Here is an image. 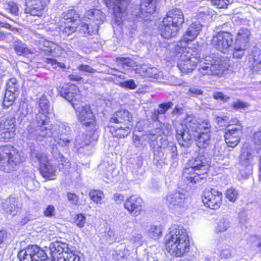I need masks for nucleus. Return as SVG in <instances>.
<instances>
[{"instance_id":"1","label":"nucleus","mask_w":261,"mask_h":261,"mask_svg":"<svg viewBox=\"0 0 261 261\" xmlns=\"http://www.w3.org/2000/svg\"><path fill=\"white\" fill-rule=\"evenodd\" d=\"M168 252L176 257L182 256L190 250V240L186 230L181 225H174L165 237Z\"/></svg>"},{"instance_id":"2","label":"nucleus","mask_w":261,"mask_h":261,"mask_svg":"<svg viewBox=\"0 0 261 261\" xmlns=\"http://www.w3.org/2000/svg\"><path fill=\"white\" fill-rule=\"evenodd\" d=\"M189 165L184 172V181L192 186L205 178L209 166L207 158L202 155L190 160Z\"/></svg>"},{"instance_id":"3","label":"nucleus","mask_w":261,"mask_h":261,"mask_svg":"<svg viewBox=\"0 0 261 261\" xmlns=\"http://www.w3.org/2000/svg\"><path fill=\"white\" fill-rule=\"evenodd\" d=\"M47 114L39 111L35 118V128L32 125L28 126L27 130L23 133V137L29 140L38 141H42L45 138L51 137L54 133L52 131L51 125L49 123Z\"/></svg>"},{"instance_id":"4","label":"nucleus","mask_w":261,"mask_h":261,"mask_svg":"<svg viewBox=\"0 0 261 261\" xmlns=\"http://www.w3.org/2000/svg\"><path fill=\"white\" fill-rule=\"evenodd\" d=\"M188 127L199 148H205L210 143V124L207 121L198 120L192 115H187Z\"/></svg>"},{"instance_id":"5","label":"nucleus","mask_w":261,"mask_h":261,"mask_svg":"<svg viewBox=\"0 0 261 261\" xmlns=\"http://www.w3.org/2000/svg\"><path fill=\"white\" fill-rule=\"evenodd\" d=\"M23 156L18 149L10 145L0 147V170L9 173L15 170L22 162Z\"/></svg>"},{"instance_id":"6","label":"nucleus","mask_w":261,"mask_h":261,"mask_svg":"<svg viewBox=\"0 0 261 261\" xmlns=\"http://www.w3.org/2000/svg\"><path fill=\"white\" fill-rule=\"evenodd\" d=\"M189 48L182 46V43L175 47V51L178 54H181L177 62V67L183 73L191 72L200 61L199 58L193 56Z\"/></svg>"},{"instance_id":"7","label":"nucleus","mask_w":261,"mask_h":261,"mask_svg":"<svg viewBox=\"0 0 261 261\" xmlns=\"http://www.w3.org/2000/svg\"><path fill=\"white\" fill-rule=\"evenodd\" d=\"M225 69L222 61L214 54L205 56L199 64V71L203 75H219Z\"/></svg>"},{"instance_id":"8","label":"nucleus","mask_w":261,"mask_h":261,"mask_svg":"<svg viewBox=\"0 0 261 261\" xmlns=\"http://www.w3.org/2000/svg\"><path fill=\"white\" fill-rule=\"evenodd\" d=\"M254 155L250 148L243 147L241 150L239 165V173L243 179L248 178L251 174Z\"/></svg>"},{"instance_id":"9","label":"nucleus","mask_w":261,"mask_h":261,"mask_svg":"<svg viewBox=\"0 0 261 261\" xmlns=\"http://www.w3.org/2000/svg\"><path fill=\"white\" fill-rule=\"evenodd\" d=\"M19 261H49L46 253L36 245H30L18 253Z\"/></svg>"},{"instance_id":"10","label":"nucleus","mask_w":261,"mask_h":261,"mask_svg":"<svg viewBox=\"0 0 261 261\" xmlns=\"http://www.w3.org/2000/svg\"><path fill=\"white\" fill-rule=\"evenodd\" d=\"M232 35L227 32H219L213 37L212 44L216 49L227 52L233 44Z\"/></svg>"},{"instance_id":"11","label":"nucleus","mask_w":261,"mask_h":261,"mask_svg":"<svg viewBox=\"0 0 261 261\" xmlns=\"http://www.w3.org/2000/svg\"><path fill=\"white\" fill-rule=\"evenodd\" d=\"M15 119L4 116L0 120V140L7 142L15 136Z\"/></svg>"},{"instance_id":"12","label":"nucleus","mask_w":261,"mask_h":261,"mask_svg":"<svg viewBox=\"0 0 261 261\" xmlns=\"http://www.w3.org/2000/svg\"><path fill=\"white\" fill-rule=\"evenodd\" d=\"M166 203L170 209L177 210L187 205L188 199L186 194L179 191L169 193L165 198Z\"/></svg>"},{"instance_id":"13","label":"nucleus","mask_w":261,"mask_h":261,"mask_svg":"<svg viewBox=\"0 0 261 261\" xmlns=\"http://www.w3.org/2000/svg\"><path fill=\"white\" fill-rule=\"evenodd\" d=\"M222 193L215 189L204 191L202 200L204 205L212 210L219 208L222 204Z\"/></svg>"},{"instance_id":"14","label":"nucleus","mask_w":261,"mask_h":261,"mask_svg":"<svg viewBox=\"0 0 261 261\" xmlns=\"http://www.w3.org/2000/svg\"><path fill=\"white\" fill-rule=\"evenodd\" d=\"M107 7L113 10L114 16L118 24L123 21L124 14L129 0H103Z\"/></svg>"},{"instance_id":"15","label":"nucleus","mask_w":261,"mask_h":261,"mask_svg":"<svg viewBox=\"0 0 261 261\" xmlns=\"http://www.w3.org/2000/svg\"><path fill=\"white\" fill-rule=\"evenodd\" d=\"M60 93L62 97L71 103L74 108L77 106L74 101H79L82 99L79 89L73 84H64L60 89Z\"/></svg>"},{"instance_id":"16","label":"nucleus","mask_w":261,"mask_h":261,"mask_svg":"<svg viewBox=\"0 0 261 261\" xmlns=\"http://www.w3.org/2000/svg\"><path fill=\"white\" fill-rule=\"evenodd\" d=\"M77 117L83 125L86 126L95 127V117L89 105L80 106L74 108Z\"/></svg>"},{"instance_id":"17","label":"nucleus","mask_w":261,"mask_h":261,"mask_svg":"<svg viewBox=\"0 0 261 261\" xmlns=\"http://www.w3.org/2000/svg\"><path fill=\"white\" fill-rule=\"evenodd\" d=\"M186 120L187 123L186 126L180 123L176 124L175 128L176 137L180 146L188 147L191 144L193 137L192 132L188 126V122L187 118Z\"/></svg>"},{"instance_id":"18","label":"nucleus","mask_w":261,"mask_h":261,"mask_svg":"<svg viewBox=\"0 0 261 261\" xmlns=\"http://www.w3.org/2000/svg\"><path fill=\"white\" fill-rule=\"evenodd\" d=\"M242 134L243 126L241 124H237L235 126H232L225 133L224 137L226 144L229 147H234L240 142Z\"/></svg>"},{"instance_id":"19","label":"nucleus","mask_w":261,"mask_h":261,"mask_svg":"<svg viewBox=\"0 0 261 261\" xmlns=\"http://www.w3.org/2000/svg\"><path fill=\"white\" fill-rule=\"evenodd\" d=\"M49 0H25V13L41 16Z\"/></svg>"},{"instance_id":"20","label":"nucleus","mask_w":261,"mask_h":261,"mask_svg":"<svg viewBox=\"0 0 261 261\" xmlns=\"http://www.w3.org/2000/svg\"><path fill=\"white\" fill-rule=\"evenodd\" d=\"M57 135L54 137V141L62 146H68L71 141L70 136V128L66 123H62L56 128Z\"/></svg>"},{"instance_id":"21","label":"nucleus","mask_w":261,"mask_h":261,"mask_svg":"<svg viewBox=\"0 0 261 261\" xmlns=\"http://www.w3.org/2000/svg\"><path fill=\"white\" fill-rule=\"evenodd\" d=\"M143 199L137 195L130 196L124 203V208L134 216H137L141 214L143 210Z\"/></svg>"},{"instance_id":"22","label":"nucleus","mask_w":261,"mask_h":261,"mask_svg":"<svg viewBox=\"0 0 261 261\" xmlns=\"http://www.w3.org/2000/svg\"><path fill=\"white\" fill-rule=\"evenodd\" d=\"M105 16L103 12L98 9H91L85 12L83 20L89 22L94 26V30H98L99 25L103 22Z\"/></svg>"},{"instance_id":"23","label":"nucleus","mask_w":261,"mask_h":261,"mask_svg":"<svg viewBox=\"0 0 261 261\" xmlns=\"http://www.w3.org/2000/svg\"><path fill=\"white\" fill-rule=\"evenodd\" d=\"M40 164V172L43 177L53 179L55 175L56 170L51 164L45 154H40L38 156Z\"/></svg>"},{"instance_id":"24","label":"nucleus","mask_w":261,"mask_h":261,"mask_svg":"<svg viewBox=\"0 0 261 261\" xmlns=\"http://www.w3.org/2000/svg\"><path fill=\"white\" fill-rule=\"evenodd\" d=\"M53 261H57L60 256L64 255V253L70 251L71 246L69 247L67 243L56 241L51 243L49 247Z\"/></svg>"},{"instance_id":"25","label":"nucleus","mask_w":261,"mask_h":261,"mask_svg":"<svg viewBox=\"0 0 261 261\" xmlns=\"http://www.w3.org/2000/svg\"><path fill=\"white\" fill-rule=\"evenodd\" d=\"M202 28L201 24L198 22L192 23L187 29L185 34L183 36L181 41L177 44L180 45L182 43V46L186 47L187 43L189 41L194 40L199 34Z\"/></svg>"},{"instance_id":"26","label":"nucleus","mask_w":261,"mask_h":261,"mask_svg":"<svg viewBox=\"0 0 261 261\" xmlns=\"http://www.w3.org/2000/svg\"><path fill=\"white\" fill-rule=\"evenodd\" d=\"M165 19V22H171L179 28L184 22V16L182 11L179 9L169 11Z\"/></svg>"},{"instance_id":"27","label":"nucleus","mask_w":261,"mask_h":261,"mask_svg":"<svg viewBox=\"0 0 261 261\" xmlns=\"http://www.w3.org/2000/svg\"><path fill=\"white\" fill-rule=\"evenodd\" d=\"M165 19L164 18L162 24L160 27L161 35L165 38H170L175 37L178 32L179 28L171 22H165Z\"/></svg>"},{"instance_id":"28","label":"nucleus","mask_w":261,"mask_h":261,"mask_svg":"<svg viewBox=\"0 0 261 261\" xmlns=\"http://www.w3.org/2000/svg\"><path fill=\"white\" fill-rule=\"evenodd\" d=\"M132 115L127 110H121L114 114L110 119V123H122L123 125L130 124Z\"/></svg>"},{"instance_id":"29","label":"nucleus","mask_w":261,"mask_h":261,"mask_svg":"<svg viewBox=\"0 0 261 261\" xmlns=\"http://www.w3.org/2000/svg\"><path fill=\"white\" fill-rule=\"evenodd\" d=\"M4 211L8 214L15 216L17 214L20 207L18 205L16 199L10 196L3 202Z\"/></svg>"},{"instance_id":"30","label":"nucleus","mask_w":261,"mask_h":261,"mask_svg":"<svg viewBox=\"0 0 261 261\" xmlns=\"http://www.w3.org/2000/svg\"><path fill=\"white\" fill-rule=\"evenodd\" d=\"M157 2L154 0H142L140 6V12L137 16L143 17L146 14L153 13L156 9Z\"/></svg>"},{"instance_id":"31","label":"nucleus","mask_w":261,"mask_h":261,"mask_svg":"<svg viewBox=\"0 0 261 261\" xmlns=\"http://www.w3.org/2000/svg\"><path fill=\"white\" fill-rule=\"evenodd\" d=\"M251 35L250 30L247 28H242L238 31L234 44L243 47H247Z\"/></svg>"},{"instance_id":"32","label":"nucleus","mask_w":261,"mask_h":261,"mask_svg":"<svg viewBox=\"0 0 261 261\" xmlns=\"http://www.w3.org/2000/svg\"><path fill=\"white\" fill-rule=\"evenodd\" d=\"M132 126L131 124H122L120 126L110 125V131L115 137L125 138L130 133Z\"/></svg>"},{"instance_id":"33","label":"nucleus","mask_w":261,"mask_h":261,"mask_svg":"<svg viewBox=\"0 0 261 261\" xmlns=\"http://www.w3.org/2000/svg\"><path fill=\"white\" fill-rule=\"evenodd\" d=\"M139 72L142 76L145 77L156 80H161L163 78V73L155 67H149L143 66L141 67Z\"/></svg>"},{"instance_id":"34","label":"nucleus","mask_w":261,"mask_h":261,"mask_svg":"<svg viewBox=\"0 0 261 261\" xmlns=\"http://www.w3.org/2000/svg\"><path fill=\"white\" fill-rule=\"evenodd\" d=\"M163 138H161L160 135H157L155 134H150L149 136V139L150 141V145L151 146H153L155 147V146H158V147L156 148V150H154V155L155 159L158 160H159L162 158L163 153L162 151H160L159 149H161L162 146L163 144L162 143L161 145H159L157 143L158 140L159 139L161 140Z\"/></svg>"},{"instance_id":"35","label":"nucleus","mask_w":261,"mask_h":261,"mask_svg":"<svg viewBox=\"0 0 261 261\" xmlns=\"http://www.w3.org/2000/svg\"><path fill=\"white\" fill-rule=\"evenodd\" d=\"M230 225L231 223L228 218H220L216 222L215 232L216 233L224 232L230 228Z\"/></svg>"},{"instance_id":"36","label":"nucleus","mask_w":261,"mask_h":261,"mask_svg":"<svg viewBox=\"0 0 261 261\" xmlns=\"http://www.w3.org/2000/svg\"><path fill=\"white\" fill-rule=\"evenodd\" d=\"M57 261H81L80 257L75 254V248L71 246L70 251L64 253V255L60 256Z\"/></svg>"},{"instance_id":"37","label":"nucleus","mask_w":261,"mask_h":261,"mask_svg":"<svg viewBox=\"0 0 261 261\" xmlns=\"http://www.w3.org/2000/svg\"><path fill=\"white\" fill-rule=\"evenodd\" d=\"M148 234L153 239H157L160 238L162 234V228L160 225H151L148 229Z\"/></svg>"},{"instance_id":"38","label":"nucleus","mask_w":261,"mask_h":261,"mask_svg":"<svg viewBox=\"0 0 261 261\" xmlns=\"http://www.w3.org/2000/svg\"><path fill=\"white\" fill-rule=\"evenodd\" d=\"M62 18L69 22H73L78 19L79 15L73 9H69L62 13Z\"/></svg>"},{"instance_id":"39","label":"nucleus","mask_w":261,"mask_h":261,"mask_svg":"<svg viewBox=\"0 0 261 261\" xmlns=\"http://www.w3.org/2000/svg\"><path fill=\"white\" fill-rule=\"evenodd\" d=\"M98 30H94V26L90 24L89 22H86L83 20L80 32L85 35H92L97 34Z\"/></svg>"},{"instance_id":"40","label":"nucleus","mask_w":261,"mask_h":261,"mask_svg":"<svg viewBox=\"0 0 261 261\" xmlns=\"http://www.w3.org/2000/svg\"><path fill=\"white\" fill-rule=\"evenodd\" d=\"M128 240L133 244L140 246L143 242V236L139 231L134 230L132 232Z\"/></svg>"},{"instance_id":"41","label":"nucleus","mask_w":261,"mask_h":261,"mask_svg":"<svg viewBox=\"0 0 261 261\" xmlns=\"http://www.w3.org/2000/svg\"><path fill=\"white\" fill-rule=\"evenodd\" d=\"M36 43L39 48L44 51L46 55H47L53 44V42L46 40L44 38H41L37 41Z\"/></svg>"},{"instance_id":"42","label":"nucleus","mask_w":261,"mask_h":261,"mask_svg":"<svg viewBox=\"0 0 261 261\" xmlns=\"http://www.w3.org/2000/svg\"><path fill=\"white\" fill-rule=\"evenodd\" d=\"M89 142L88 137L84 133L79 134L74 140L75 145L77 147H83L87 145Z\"/></svg>"},{"instance_id":"43","label":"nucleus","mask_w":261,"mask_h":261,"mask_svg":"<svg viewBox=\"0 0 261 261\" xmlns=\"http://www.w3.org/2000/svg\"><path fill=\"white\" fill-rule=\"evenodd\" d=\"M225 196L229 201L235 202L239 197V191L237 189L230 187L226 191Z\"/></svg>"},{"instance_id":"44","label":"nucleus","mask_w":261,"mask_h":261,"mask_svg":"<svg viewBox=\"0 0 261 261\" xmlns=\"http://www.w3.org/2000/svg\"><path fill=\"white\" fill-rule=\"evenodd\" d=\"M116 61L123 68L125 67H132L135 65V62L128 58L118 57L116 59Z\"/></svg>"},{"instance_id":"45","label":"nucleus","mask_w":261,"mask_h":261,"mask_svg":"<svg viewBox=\"0 0 261 261\" xmlns=\"http://www.w3.org/2000/svg\"><path fill=\"white\" fill-rule=\"evenodd\" d=\"M220 256L222 258H229L233 257L236 254V250L233 247L226 248L219 251Z\"/></svg>"},{"instance_id":"46","label":"nucleus","mask_w":261,"mask_h":261,"mask_svg":"<svg viewBox=\"0 0 261 261\" xmlns=\"http://www.w3.org/2000/svg\"><path fill=\"white\" fill-rule=\"evenodd\" d=\"M89 196L94 202L101 203V200L104 198V194L99 190H93L90 191Z\"/></svg>"},{"instance_id":"47","label":"nucleus","mask_w":261,"mask_h":261,"mask_svg":"<svg viewBox=\"0 0 261 261\" xmlns=\"http://www.w3.org/2000/svg\"><path fill=\"white\" fill-rule=\"evenodd\" d=\"M16 97V93H12L6 91L5 97L4 98L3 105L6 107H8L13 103Z\"/></svg>"},{"instance_id":"48","label":"nucleus","mask_w":261,"mask_h":261,"mask_svg":"<svg viewBox=\"0 0 261 261\" xmlns=\"http://www.w3.org/2000/svg\"><path fill=\"white\" fill-rule=\"evenodd\" d=\"M30 107V105L28 102L22 101L20 103L18 113L20 117L24 118L28 114Z\"/></svg>"},{"instance_id":"49","label":"nucleus","mask_w":261,"mask_h":261,"mask_svg":"<svg viewBox=\"0 0 261 261\" xmlns=\"http://www.w3.org/2000/svg\"><path fill=\"white\" fill-rule=\"evenodd\" d=\"M14 48L18 55H27L29 49L25 44L21 42H17V44L14 45Z\"/></svg>"},{"instance_id":"50","label":"nucleus","mask_w":261,"mask_h":261,"mask_svg":"<svg viewBox=\"0 0 261 261\" xmlns=\"http://www.w3.org/2000/svg\"><path fill=\"white\" fill-rule=\"evenodd\" d=\"M166 151L174 162L176 161L177 150L176 146L173 143H171L169 144L166 148Z\"/></svg>"},{"instance_id":"51","label":"nucleus","mask_w":261,"mask_h":261,"mask_svg":"<svg viewBox=\"0 0 261 261\" xmlns=\"http://www.w3.org/2000/svg\"><path fill=\"white\" fill-rule=\"evenodd\" d=\"M18 87L17 80L15 78H12L7 83L6 91L16 93L18 91Z\"/></svg>"},{"instance_id":"52","label":"nucleus","mask_w":261,"mask_h":261,"mask_svg":"<svg viewBox=\"0 0 261 261\" xmlns=\"http://www.w3.org/2000/svg\"><path fill=\"white\" fill-rule=\"evenodd\" d=\"M48 100L45 96H42L39 101V107L41 112L48 113L49 110V106Z\"/></svg>"},{"instance_id":"53","label":"nucleus","mask_w":261,"mask_h":261,"mask_svg":"<svg viewBox=\"0 0 261 261\" xmlns=\"http://www.w3.org/2000/svg\"><path fill=\"white\" fill-rule=\"evenodd\" d=\"M63 48L58 44L53 43L47 55L59 57L62 54Z\"/></svg>"},{"instance_id":"54","label":"nucleus","mask_w":261,"mask_h":261,"mask_svg":"<svg viewBox=\"0 0 261 261\" xmlns=\"http://www.w3.org/2000/svg\"><path fill=\"white\" fill-rule=\"evenodd\" d=\"M247 47H243L240 45L234 44V51L233 53V58L237 59L242 58L244 55V51Z\"/></svg>"},{"instance_id":"55","label":"nucleus","mask_w":261,"mask_h":261,"mask_svg":"<svg viewBox=\"0 0 261 261\" xmlns=\"http://www.w3.org/2000/svg\"><path fill=\"white\" fill-rule=\"evenodd\" d=\"M261 238L256 236H251L249 240L250 245L253 249L259 250Z\"/></svg>"},{"instance_id":"56","label":"nucleus","mask_w":261,"mask_h":261,"mask_svg":"<svg viewBox=\"0 0 261 261\" xmlns=\"http://www.w3.org/2000/svg\"><path fill=\"white\" fill-rule=\"evenodd\" d=\"M173 103L171 101L167 102L162 103L159 105L158 110L160 112V114L163 115V117L165 118V114L166 112L171 108Z\"/></svg>"},{"instance_id":"57","label":"nucleus","mask_w":261,"mask_h":261,"mask_svg":"<svg viewBox=\"0 0 261 261\" xmlns=\"http://www.w3.org/2000/svg\"><path fill=\"white\" fill-rule=\"evenodd\" d=\"M211 3L218 8H226L230 2V0H211Z\"/></svg>"},{"instance_id":"58","label":"nucleus","mask_w":261,"mask_h":261,"mask_svg":"<svg viewBox=\"0 0 261 261\" xmlns=\"http://www.w3.org/2000/svg\"><path fill=\"white\" fill-rule=\"evenodd\" d=\"M249 106V104L248 102L241 101L239 99H237L232 103V107L236 110L245 109Z\"/></svg>"},{"instance_id":"59","label":"nucleus","mask_w":261,"mask_h":261,"mask_svg":"<svg viewBox=\"0 0 261 261\" xmlns=\"http://www.w3.org/2000/svg\"><path fill=\"white\" fill-rule=\"evenodd\" d=\"M160 130L162 132V134L165 136H168L170 134L171 130V126L169 123H163L161 125L160 128L155 130V132L159 133Z\"/></svg>"},{"instance_id":"60","label":"nucleus","mask_w":261,"mask_h":261,"mask_svg":"<svg viewBox=\"0 0 261 261\" xmlns=\"http://www.w3.org/2000/svg\"><path fill=\"white\" fill-rule=\"evenodd\" d=\"M77 69L82 72L89 73H94L96 72V70L93 68L88 65L81 64L77 67Z\"/></svg>"},{"instance_id":"61","label":"nucleus","mask_w":261,"mask_h":261,"mask_svg":"<svg viewBox=\"0 0 261 261\" xmlns=\"http://www.w3.org/2000/svg\"><path fill=\"white\" fill-rule=\"evenodd\" d=\"M86 222L85 216L81 214H78L74 220L75 224L80 228L84 227Z\"/></svg>"},{"instance_id":"62","label":"nucleus","mask_w":261,"mask_h":261,"mask_svg":"<svg viewBox=\"0 0 261 261\" xmlns=\"http://www.w3.org/2000/svg\"><path fill=\"white\" fill-rule=\"evenodd\" d=\"M6 9L9 10L12 14L17 15L18 14V7L17 5L13 2H9Z\"/></svg>"},{"instance_id":"63","label":"nucleus","mask_w":261,"mask_h":261,"mask_svg":"<svg viewBox=\"0 0 261 261\" xmlns=\"http://www.w3.org/2000/svg\"><path fill=\"white\" fill-rule=\"evenodd\" d=\"M120 86L123 88L130 89H135L137 87V85L133 80H129L121 82L120 83Z\"/></svg>"},{"instance_id":"64","label":"nucleus","mask_w":261,"mask_h":261,"mask_svg":"<svg viewBox=\"0 0 261 261\" xmlns=\"http://www.w3.org/2000/svg\"><path fill=\"white\" fill-rule=\"evenodd\" d=\"M203 91L196 87H192L189 88L187 92V94L193 97H196L198 95H202Z\"/></svg>"}]
</instances>
